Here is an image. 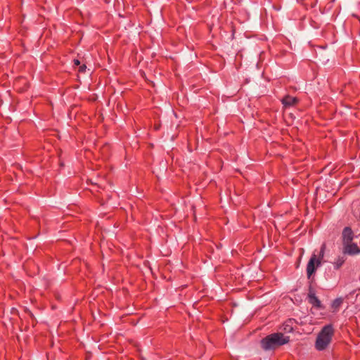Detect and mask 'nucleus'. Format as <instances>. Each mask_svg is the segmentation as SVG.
I'll return each instance as SVG.
<instances>
[{
	"label": "nucleus",
	"instance_id": "1",
	"mask_svg": "<svg viewBox=\"0 0 360 360\" xmlns=\"http://www.w3.org/2000/svg\"><path fill=\"white\" fill-rule=\"evenodd\" d=\"M289 338L285 337L281 333H276L267 335L261 340V346L264 350H272L286 344Z\"/></svg>",
	"mask_w": 360,
	"mask_h": 360
},
{
	"label": "nucleus",
	"instance_id": "6",
	"mask_svg": "<svg viewBox=\"0 0 360 360\" xmlns=\"http://www.w3.org/2000/svg\"><path fill=\"white\" fill-rule=\"evenodd\" d=\"M281 102L283 104V105L285 108H287V107H290V106L295 105L298 102V100L296 97H292V96L288 95V96H285L281 100Z\"/></svg>",
	"mask_w": 360,
	"mask_h": 360
},
{
	"label": "nucleus",
	"instance_id": "10",
	"mask_svg": "<svg viewBox=\"0 0 360 360\" xmlns=\"http://www.w3.org/2000/svg\"><path fill=\"white\" fill-rule=\"evenodd\" d=\"M74 64H75V65H79L80 64V62H79V60L75 59V60H74Z\"/></svg>",
	"mask_w": 360,
	"mask_h": 360
},
{
	"label": "nucleus",
	"instance_id": "3",
	"mask_svg": "<svg viewBox=\"0 0 360 360\" xmlns=\"http://www.w3.org/2000/svg\"><path fill=\"white\" fill-rule=\"evenodd\" d=\"M325 248L326 245L325 244H323L321 248L319 255H316L315 253H313L311 256L307 265V274L308 278H310V277L315 273L317 267L321 265V261L324 257Z\"/></svg>",
	"mask_w": 360,
	"mask_h": 360
},
{
	"label": "nucleus",
	"instance_id": "4",
	"mask_svg": "<svg viewBox=\"0 0 360 360\" xmlns=\"http://www.w3.org/2000/svg\"><path fill=\"white\" fill-rule=\"evenodd\" d=\"M344 253L356 255L360 253V248L355 243H348L344 244Z\"/></svg>",
	"mask_w": 360,
	"mask_h": 360
},
{
	"label": "nucleus",
	"instance_id": "8",
	"mask_svg": "<svg viewBox=\"0 0 360 360\" xmlns=\"http://www.w3.org/2000/svg\"><path fill=\"white\" fill-rule=\"evenodd\" d=\"M342 302V300L340 299H337L333 302V306L338 307L339 306Z\"/></svg>",
	"mask_w": 360,
	"mask_h": 360
},
{
	"label": "nucleus",
	"instance_id": "7",
	"mask_svg": "<svg viewBox=\"0 0 360 360\" xmlns=\"http://www.w3.org/2000/svg\"><path fill=\"white\" fill-rule=\"evenodd\" d=\"M309 302L313 306L320 308L321 307V302L318 299V297L315 295L314 292L312 291H309L308 295Z\"/></svg>",
	"mask_w": 360,
	"mask_h": 360
},
{
	"label": "nucleus",
	"instance_id": "2",
	"mask_svg": "<svg viewBox=\"0 0 360 360\" xmlns=\"http://www.w3.org/2000/svg\"><path fill=\"white\" fill-rule=\"evenodd\" d=\"M334 328L331 324L323 327L319 333L315 342V348L318 351L326 349L332 341Z\"/></svg>",
	"mask_w": 360,
	"mask_h": 360
},
{
	"label": "nucleus",
	"instance_id": "9",
	"mask_svg": "<svg viewBox=\"0 0 360 360\" xmlns=\"http://www.w3.org/2000/svg\"><path fill=\"white\" fill-rule=\"evenodd\" d=\"M86 69V65H83L82 66L79 67V71L80 72H84Z\"/></svg>",
	"mask_w": 360,
	"mask_h": 360
},
{
	"label": "nucleus",
	"instance_id": "5",
	"mask_svg": "<svg viewBox=\"0 0 360 360\" xmlns=\"http://www.w3.org/2000/svg\"><path fill=\"white\" fill-rule=\"evenodd\" d=\"M353 239V232L349 227H345L342 232L343 244L351 243Z\"/></svg>",
	"mask_w": 360,
	"mask_h": 360
}]
</instances>
